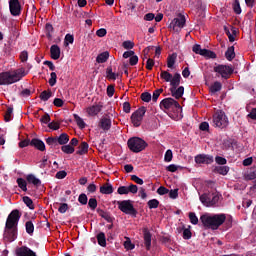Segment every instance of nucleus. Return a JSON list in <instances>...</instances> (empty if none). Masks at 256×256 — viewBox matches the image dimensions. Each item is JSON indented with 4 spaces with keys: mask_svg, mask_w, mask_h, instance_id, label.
Segmentation results:
<instances>
[{
    "mask_svg": "<svg viewBox=\"0 0 256 256\" xmlns=\"http://www.w3.org/2000/svg\"><path fill=\"white\" fill-rule=\"evenodd\" d=\"M28 73L25 68H19L13 72H2L0 73V85H13V83L21 81Z\"/></svg>",
    "mask_w": 256,
    "mask_h": 256,
    "instance_id": "1",
    "label": "nucleus"
},
{
    "mask_svg": "<svg viewBox=\"0 0 256 256\" xmlns=\"http://www.w3.org/2000/svg\"><path fill=\"white\" fill-rule=\"evenodd\" d=\"M225 219H227L225 214H204L200 217V221L204 227L213 230L219 229V227L225 223Z\"/></svg>",
    "mask_w": 256,
    "mask_h": 256,
    "instance_id": "2",
    "label": "nucleus"
},
{
    "mask_svg": "<svg viewBox=\"0 0 256 256\" xmlns=\"http://www.w3.org/2000/svg\"><path fill=\"white\" fill-rule=\"evenodd\" d=\"M19 219H21V212L19 210H13L7 217L5 231L11 233L12 237H16L17 235Z\"/></svg>",
    "mask_w": 256,
    "mask_h": 256,
    "instance_id": "3",
    "label": "nucleus"
},
{
    "mask_svg": "<svg viewBox=\"0 0 256 256\" xmlns=\"http://www.w3.org/2000/svg\"><path fill=\"white\" fill-rule=\"evenodd\" d=\"M128 149L132 151V153H141V151H144V149H147V143L145 140L139 138V137H132L127 142Z\"/></svg>",
    "mask_w": 256,
    "mask_h": 256,
    "instance_id": "4",
    "label": "nucleus"
},
{
    "mask_svg": "<svg viewBox=\"0 0 256 256\" xmlns=\"http://www.w3.org/2000/svg\"><path fill=\"white\" fill-rule=\"evenodd\" d=\"M220 197L218 192L204 193L200 196V201L205 207H215Z\"/></svg>",
    "mask_w": 256,
    "mask_h": 256,
    "instance_id": "5",
    "label": "nucleus"
},
{
    "mask_svg": "<svg viewBox=\"0 0 256 256\" xmlns=\"http://www.w3.org/2000/svg\"><path fill=\"white\" fill-rule=\"evenodd\" d=\"M213 125L219 129H225L229 125V118L222 110H217L213 115Z\"/></svg>",
    "mask_w": 256,
    "mask_h": 256,
    "instance_id": "6",
    "label": "nucleus"
},
{
    "mask_svg": "<svg viewBox=\"0 0 256 256\" xmlns=\"http://www.w3.org/2000/svg\"><path fill=\"white\" fill-rule=\"evenodd\" d=\"M160 107L168 109L170 111H176V113H181V105L173 98H166L162 100L160 103Z\"/></svg>",
    "mask_w": 256,
    "mask_h": 256,
    "instance_id": "7",
    "label": "nucleus"
},
{
    "mask_svg": "<svg viewBox=\"0 0 256 256\" xmlns=\"http://www.w3.org/2000/svg\"><path fill=\"white\" fill-rule=\"evenodd\" d=\"M214 72L218 77H222V79H229L233 73V67L228 65H217L214 67Z\"/></svg>",
    "mask_w": 256,
    "mask_h": 256,
    "instance_id": "8",
    "label": "nucleus"
},
{
    "mask_svg": "<svg viewBox=\"0 0 256 256\" xmlns=\"http://www.w3.org/2000/svg\"><path fill=\"white\" fill-rule=\"evenodd\" d=\"M185 16L179 14L177 18H174L170 25H169V29H173L176 33H179V31H181V29H183V27H185Z\"/></svg>",
    "mask_w": 256,
    "mask_h": 256,
    "instance_id": "9",
    "label": "nucleus"
},
{
    "mask_svg": "<svg viewBox=\"0 0 256 256\" xmlns=\"http://www.w3.org/2000/svg\"><path fill=\"white\" fill-rule=\"evenodd\" d=\"M118 209L125 213L126 215H135L136 211L131 203V200H124L118 202Z\"/></svg>",
    "mask_w": 256,
    "mask_h": 256,
    "instance_id": "10",
    "label": "nucleus"
},
{
    "mask_svg": "<svg viewBox=\"0 0 256 256\" xmlns=\"http://www.w3.org/2000/svg\"><path fill=\"white\" fill-rule=\"evenodd\" d=\"M192 51L196 53V55H202V57H206L207 59H215V57H217L215 52L203 49L199 44H195L192 48Z\"/></svg>",
    "mask_w": 256,
    "mask_h": 256,
    "instance_id": "11",
    "label": "nucleus"
},
{
    "mask_svg": "<svg viewBox=\"0 0 256 256\" xmlns=\"http://www.w3.org/2000/svg\"><path fill=\"white\" fill-rule=\"evenodd\" d=\"M145 116V108H140L136 110L132 115H131V121L134 125V127H140L141 122L143 121V117Z\"/></svg>",
    "mask_w": 256,
    "mask_h": 256,
    "instance_id": "12",
    "label": "nucleus"
},
{
    "mask_svg": "<svg viewBox=\"0 0 256 256\" xmlns=\"http://www.w3.org/2000/svg\"><path fill=\"white\" fill-rule=\"evenodd\" d=\"M9 9L13 17H19L21 15V3L19 0H9Z\"/></svg>",
    "mask_w": 256,
    "mask_h": 256,
    "instance_id": "13",
    "label": "nucleus"
},
{
    "mask_svg": "<svg viewBox=\"0 0 256 256\" xmlns=\"http://www.w3.org/2000/svg\"><path fill=\"white\" fill-rule=\"evenodd\" d=\"M15 256H37V252L27 246H20L15 249Z\"/></svg>",
    "mask_w": 256,
    "mask_h": 256,
    "instance_id": "14",
    "label": "nucleus"
},
{
    "mask_svg": "<svg viewBox=\"0 0 256 256\" xmlns=\"http://www.w3.org/2000/svg\"><path fill=\"white\" fill-rule=\"evenodd\" d=\"M117 191L119 195H129V193L135 195L139 191V188L137 185L131 184L129 186H120Z\"/></svg>",
    "mask_w": 256,
    "mask_h": 256,
    "instance_id": "15",
    "label": "nucleus"
},
{
    "mask_svg": "<svg viewBox=\"0 0 256 256\" xmlns=\"http://www.w3.org/2000/svg\"><path fill=\"white\" fill-rule=\"evenodd\" d=\"M195 163L198 165H211V163H213V156L207 154H199L195 157Z\"/></svg>",
    "mask_w": 256,
    "mask_h": 256,
    "instance_id": "16",
    "label": "nucleus"
},
{
    "mask_svg": "<svg viewBox=\"0 0 256 256\" xmlns=\"http://www.w3.org/2000/svg\"><path fill=\"white\" fill-rule=\"evenodd\" d=\"M103 106L101 104H94L86 108V113L88 117H96V115L101 113Z\"/></svg>",
    "mask_w": 256,
    "mask_h": 256,
    "instance_id": "17",
    "label": "nucleus"
},
{
    "mask_svg": "<svg viewBox=\"0 0 256 256\" xmlns=\"http://www.w3.org/2000/svg\"><path fill=\"white\" fill-rule=\"evenodd\" d=\"M99 127L103 129V131H109L111 129V118L109 116H104L100 119Z\"/></svg>",
    "mask_w": 256,
    "mask_h": 256,
    "instance_id": "18",
    "label": "nucleus"
},
{
    "mask_svg": "<svg viewBox=\"0 0 256 256\" xmlns=\"http://www.w3.org/2000/svg\"><path fill=\"white\" fill-rule=\"evenodd\" d=\"M50 55L51 59H54V61H57L61 57V48L54 44L50 47Z\"/></svg>",
    "mask_w": 256,
    "mask_h": 256,
    "instance_id": "19",
    "label": "nucleus"
},
{
    "mask_svg": "<svg viewBox=\"0 0 256 256\" xmlns=\"http://www.w3.org/2000/svg\"><path fill=\"white\" fill-rule=\"evenodd\" d=\"M170 92L172 97H175V99H181L183 97V93H185V88L183 86L170 88Z\"/></svg>",
    "mask_w": 256,
    "mask_h": 256,
    "instance_id": "20",
    "label": "nucleus"
},
{
    "mask_svg": "<svg viewBox=\"0 0 256 256\" xmlns=\"http://www.w3.org/2000/svg\"><path fill=\"white\" fill-rule=\"evenodd\" d=\"M143 233H144V244L147 251H149V249H151V232H149V229L144 228Z\"/></svg>",
    "mask_w": 256,
    "mask_h": 256,
    "instance_id": "21",
    "label": "nucleus"
},
{
    "mask_svg": "<svg viewBox=\"0 0 256 256\" xmlns=\"http://www.w3.org/2000/svg\"><path fill=\"white\" fill-rule=\"evenodd\" d=\"M31 145L32 147L38 149V151H45V142H43L42 140L34 138L31 140Z\"/></svg>",
    "mask_w": 256,
    "mask_h": 256,
    "instance_id": "22",
    "label": "nucleus"
},
{
    "mask_svg": "<svg viewBox=\"0 0 256 256\" xmlns=\"http://www.w3.org/2000/svg\"><path fill=\"white\" fill-rule=\"evenodd\" d=\"M180 83H181V74L179 73L174 74L170 81L171 88L179 87Z\"/></svg>",
    "mask_w": 256,
    "mask_h": 256,
    "instance_id": "23",
    "label": "nucleus"
},
{
    "mask_svg": "<svg viewBox=\"0 0 256 256\" xmlns=\"http://www.w3.org/2000/svg\"><path fill=\"white\" fill-rule=\"evenodd\" d=\"M58 145H67L69 143V135L67 133H62L60 136L56 137Z\"/></svg>",
    "mask_w": 256,
    "mask_h": 256,
    "instance_id": "24",
    "label": "nucleus"
},
{
    "mask_svg": "<svg viewBox=\"0 0 256 256\" xmlns=\"http://www.w3.org/2000/svg\"><path fill=\"white\" fill-rule=\"evenodd\" d=\"M100 193L102 195H111L113 193V186L111 184H104L100 187Z\"/></svg>",
    "mask_w": 256,
    "mask_h": 256,
    "instance_id": "25",
    "label": "nucleus"
},
{
    "mask_svg": "<svg viewBox=\"0 0 256 256\" xmlns=\"http://www.w3.org/2000/svg\"><path fill=\"white\" fill-rule=\"evenodd\" d=\"M177 61V54L173 53L171 55L168 56L167 58V67L169 69H173V67L175 66V62Z\"/></svg>",
    "mask_w": 256,
    "mask_h": 256,
    "instance_id": "26",
    "label": "nucleus"
},
{
    "mask_svg": "<svg viewBox=\"0 0 256 256\" xmlns=\"http://www.w3.org/2000/svg\"><path fill=\"white\" fill-rule=\"evenodd\" d=\"M222 88H223V84H221V82L219 81H216L210 86V93L212 94L219 93V91H221Z\"/></svg>",
    "mask_w": 256,
    "mask_h": 256,
    "instance_id": "27",
    "label": "nucleus"
},
{
    "mask_svg": "<svg viewBox=\"0 0 256 256\" xmlns=\"http://www.w3.org/2000/svg\"><path fill=\"white\" fill-rule=\"evenodd\" d=\"M109 59V52L105 51L100 53L97 58L96 61L97 63H107V60Z\"/></svg>",
    "mask_w": 256,
    "mask_h": 256,
    "instance_id": "28",
    "label": "nucleus"
},
{
    "mask_svg": "<svg viewBox=\"0 0 256 256\" xmlns=\"http://www.w3.org/2000/svg\"><path fill=\"white\" fill-rule=\"evenodd\" d=\"M225 57L228 61H233V59H235V47L234 46H230L226 53H225Z\"/></svg>",
    "mask_w": 256,
    "mask_h": 256,
    "instance_id": "29",
    "label": "nucleus"
},
{
    "mask_svg": "<svg viewBox=\"0 0 256 256\" xmlns=\"http://www.w3.org/2000/svg\"><path fill=\"white\" fill-rule=\"evenodd\" d=\"M28 183H32V185H36V187H38V185H41V180L37 177H35V175L33 174H29L26 177Z\"/></svg>",
    "mask_w": 256,
    "mask_h": 256,
    "instance_id": "30",
    "label": "nucleus"
},
{
    "mask_svg": "<svg viewBox=\"0 0 256 256\" xmlns=\"http://www.w3.org/2000/svg\"><path fill=\"white\" fill-rule=\"evenodd\" d=\"M97 241H98V244L100 245V247H106V245H107V238H105V233L100 232L97 235Z\"/></svg>",
    "mask_w": 256,
    "mask_h": 256,
    "instance_id": "31",
    "label": "nucleus"
},
{
    "mask_svg": "<svg viewBox=\"0 0 256 256\" xmlns=\"http://www.w3.org/2000/svg\"><path fill=\"white\" fill-rule=\"evenodd\" d=\"M89 151V144L87 142H82L79 146V150L77 151L78 155H85Z\"/></svg>",
    "mask_w": 256,
    "mask_h": 256,
    "instance_id": "32",
    "label": "nucleus"
},
{
    "mask_svg": "<svg viewBox=\"0 0 256 256\" xmlns=\"http://www.w3.org/2000/svg\"><path fill=\"white\" fill-rule=\"evenodd\" d=\"M74 120L76 121V123L80 129H85L87 124H85V120H83V118H81V116L74 114Z\"/></svg>",
    "mask_w": 256,
    "mask_h": 256,
    "instance_id": "33",
    "label": "nucleus"
},
{
    "mask_svg": "<svg viewBox=\"0 0 256 256\" xmlns=\"http://www.w3.org/2000/svg\"><path fill=\"white\" fill-rule=\"evenodd\" d=\"M244 179H246V181H253L256 179V170L247 171L244 175Z\"/></svg>",
    "mask_w": 256,
    "mask_h": 256,
    "instance_id": "34",
    "label": "nucleus"
},
{
    "mask_svg": "<svg viewBox=\"0 0 256 256\" xmlns=\"http://www.w3.org/2000/svg\"><path fill=\"white\" fill-rule=\"evenodd\" d=\"M61 151H63V153H66V155H72V153H75V148L71 145H63L61 147Z\"/></svg>",
    "mask_w": 256,
    "mask_h": 256,
    "instance_id": "35",
    "label": "nucleus"
},
{
    "mask_svg": "<svg viewBox=\"0 0 256 256\" xmlns=\"http://www.w3.org/2000/svg\"><path fill=\"white\" fill-rule=\"evenodd\" d=\"M25 227H26V233H28V235H33L35 231V225L33 224V222L27 221L25 224Z\"/></svg>",
    "mask_w": 256,
    "mask_h": 256,
    "instance_id": "36",
    "label": "nucleus"
},
{
    "mask_svg": "<svg viewBox=\"0 0 256 256\" xmlns=\"http://www.w3.org/2000/svg\"><path fill=\"white\" fill-rule=\"evenodd\" d=\"M53 93L51 92V90L48 91H43L40 94V99L41 101H49V99H51Z\"/></svg>",
    "mask_w": 256,
    "mask_h": 256,
    "instance_id": "37",
    "label": "nucleus"
},
{
    "mask_svg": "<svg viewBox=\"0 0 256 256\" xmlns=\"http://www.w3.org/2000/svg\"><path fill=\"white\" fill-rule=\"evenodd\" d=\"M160 77L165 80L166 83H171V79H173V75L167 71H162Z\"/></svg>",
    "mask_w": 256,
    "mask_h": 256,
    "instance_id": "38",
    "label": "nucleus"
},
{
    "mask_svg": "<svg viewBox=\"0 0 256 256\" xmlns=\"http://www.w3.org/2000/svg\"><path fill=\"white\" fill-rule=\"evenodd\" d=\"M106 75H107V78L110 79L111 81H115V79L119 77V74H116L115 72H113V69L111 68H107Z\"/></svg>",
    "mask_w": 256,
    "mask_h": 256,
    "instance_id": "39",
    "label": "nucleus"
},
{
    "mask_svg": "<svg viewBox=\"0 0 256 256\" xmlns=\"http://www.w3.org/2000/svg\"><path fill=\"white\" fill-rule=\"evenodd\" d=\"M216 172H218L219 175H227V173H229V166H218L216 167Z\"/></svg>",
    "mask_w": 256,
    "mask_h": 256,
    "instance_id": "40",
    "label": "nucleus"
},
{
    "mask_svg": "<svg viewBox=\"0 0 256 256\" xmlns=\"http://www.w3.org/2000/svg\"><path fill=\"white\" fill-rule=\"evenodd\" d=\"M46 143L49 145V147H57V145H59L57 142V137H48L46 139Z\"/></svg>",
    "mask_w": 256,
    "mask_h": 256,
    "instance_id": "41",
    "label": "nucleus"
},
{
    "mask_svg": "<svg viewBox=\"0 0 256 256\" xmlns=\"http://www.w3.org/2000/svg\"><path fill=\"white\" fill-rule=\"evenodd\" d=\"M23 202L27 207H29L31 210L35 209V205L33 204V200L29 198L28 196L23 197Z\"/></svg>",
    "mask_w": 256,
    "mask_h": 256,
    "instance_id": "42",
    "label": "nucleus"
},
{
    "mask_svg": "<svg viewBox=\"0 0 256 256\" xmlns=\"http://www.w3.org/2000/svg\"><path fill=\"white\" fill-rule=\"evenodd\" d=\"M164 161L166 163H171L173 161V151L171 149H168L164 155Z\"/></svg>",
    "mask_w": 256,
    "mask_h": 256,
    "instance_id": "43",
    "label": "nucleus"
},
{
    "mask_svg": "<svg viewBox=\"0 0 256 256\" xmlns=\"http://www.w3.org/2000/svg\"><path fill=\"white\" fill-rule=\"evenodd\" d=\"M18 187L22 189V191H27V181L23 178H18L17 179Z\"/></svg>",
    "mask_w": 256,
    "mask_h": 256,
    "instance_id": "44",
    "label": "nucleus"
},
{
    "mask_svg": "<svg viewBox=\"0 0 256 256\" xmlns=\"http://www.w3.org/2000/svg\"><path fill=\"white\" fill-rule=\"evenodd\" d=\"M56 84H57V73L52 72L50 74L49 85L50 87H55Z\"/></svg>",
    "mask_w": 256,
    "mask_h": 256,
    "instance_id": "45",
    "label": "nucleus"
},
{
    "mask_svg": "<svg viewBox=\"0 0 256 256\" xmlns=\"http://www.w3.org/2000/svg\"><path fill=\"white\" fill-rule=\"evenodd\" d=\"M189 219L192 225H197V223H199V218H197V215L194 212L189 213Z\"/></svg>",
    "mask_w": 256,
    "mask_h": 256,
    "instance_id": "46",
    "label": "nucleus"
},
{
    "mask_svg": "<svg viewBox=\"0 0 256 256\" xmlns=\"http://www.w3.org/2000/svg\"><path fill=\"white\" fill-rule=\"evenodd\" d=\"M149 209H157L159 207V201L157 199H152L148 201Z\"/></svg>",
    "mask_w": 256,
    "mask_h": 256,
    "instance_id": "47",
    "label": "nucleus"
},
{
    "mask_svg": "<svg viewBox=\"0 0 256 256\" xmlns=\"http://www.w3.org/2000/svg\"><path fill=\"white\" fill-rule=\"evenodd\" d=\"M88 207H90L92 211H95V209H97V199L90 198L88 201Z\"/></svg>",
    "mask_w": 256,
    "mask_h": 256,
    "instance_id": "48",
    "label": "nucleus"
},
{
    "mask_svg": "<svg viewBox=\"0 0 256 256\" xmlns=\"http://www.w3.org/2000/svg\"><path fill=\"white\" fill-rule=\"evenodd\" d=\"M233 9L236 15H241V4L239 3V0H235Z\"/></svg>",
    "mask_w": 256,
    "mask_h": 256,
    "instance_id": "49",
    "label": "nucleus"
},
{
    "mask_svg": "<svg viewBox=\"0 0 256 256\" xmlns=\"http://www.w3.org/2000/svg\"><path fill=\"white\" fill-rule=\"evenodd\" d=\"M141 99L142 101H144L145 103H149V101H151V94L149 92H144L141 95Z\"/></svg>",
    "mask_w": 256,
    "mask_h": 256,
    "instance_id": "50",
    "label": "nucleus"
},
{
    "mask_svg": "<svg viewBox=\"0 0 256 256\" xmlns=\"http://www.w3.org/2000/svg\"><path fill=\"white\" fill-rule=\"evenodd\" d=\"M78 201L79 203H81V205H87V195L86 194H80L78 197Z\"/></svg>",
    "mask_w": 256,
    "mask_h": 256,
    "instance_id": "51",
    "label": "nucleus"
},
{
    "mask_svg": "<svg viewBox=\"0 0 256 256\" xmlns=\"http://www.w3.org/2000/svg\"><path fill=\"white\" fill-rule=\"evenodd\" d=\"M215 161L218 165H227V159L221 156H216Z\"/></svg>",
    "mask_w": 256,
    "mask_h": 256,
    "instance_id": "52",
    "label": "nucleus"
},
{
    "mask_svg": "<svg viewBox=\"0 0 256 256\" xmlns=\"http://www.w3.org/2000/svg\"><path fill=\"white\" fill-rule=\"evenodd\" d=\"M181 166H177L175 164H170L169 166H167V171H169L170 173H175V171H177L178 169H180Z\"/></svg>",
    "mask_w": 256,
    "mask_h": 256,
    "instance_id": "53",
    "label": "nucleus"
},
{
    "mask_svg": "<svg viewBox=\"0 0 256 256\" xmlns=\"http://www.w3.org/2000/svg\"><path fill=\"white\" fill-rule=\"evenodd\" d=\"M122 47H124V49H133V47H135V44L128 40L123 42Z\"/></svg>",
    "mask_w": 256,
    "mask_h": 256,
    "instance_id": "54",
    "label": "nucleus"
},
{
    "mask_svg": "<svg viewBox=\"0 0 256 256\" xmlns=\"http://www.w3.org/2000/svg\"><path fill=\"white\" fill-rule=\"evenodd\" d=\"M161 93H163V89H158V90L154 91L153 96H152V101L156 102L157 99H159V95H161Z\"/></svg>",
    "mask_w": 256,
    "mask_h": 256,
    "instance_id": "55",
    "label": "nucleus"
},
{
    "mask_svg": "<svg viewBox=\"0 0 256 256\" xmlns=\"http://www.w3.org/2000/svg\"><path fill=\"white\" fill-rule=\"evenodd\" d=\"M169 197L170 199H177V197H179V190L178 189L171 190L169 192Z\"/></svg>",
    "mask_w": 256,
    "mask_h": 256,
    "instance_id": "56",
    "label": "nucleus"
},
{
    "mask_svg": "<svg viewBox=\"0 0 256 256\" xmlns=\"http://www.w3.org/2000/svg\"><path fill=\"white\" fill-rule=\"evenodd\" d=\"M73 41H75V38L71 34H66L65 36V43L66 45L73 44Z\"/></svg>",
    "mask_w": 256,
    "mask_h": 256,
    "instance_id": "57",
    "label": "nucleus"
},
{
    "mask_svg": "<svg viewBox=\"0 0 256 256\" xmlns=\"http://www.w3.org/2000/svg\"><path fill=\"white\" fill-rule=\"evenodd\" d=\"M97 37H105L107 35V29L105 28H100L96 31Z\"/></svg>",
    "mask_w": 256,
    "mask_h": 256,
    "instance_id": "58",
    "label": "nucleus"
},
{
    "mask_svg": "<svg viewBox=\"0 0 256 256\" xmlns=\"http://www.w3.org/2000/svg\"><path fill=\"white\" fill-rule=\"evenodd\" d=\"M157 193L158 195H167V193H169V189L163 187V186H160L158 189H157Z\"/></svg>",
    "mask_w": 256,
    "mask_h": 256,
    "instance_id": "59",
    "label": "nucleus"
},
{
    "mask_svg": "<svg viewBox=\"0 0 256 256\" xmlns=\"http://www.w3.org/2000/svg\"><path fill=\"white\" fill-rule=\"evenodd\" d=\"M20 59L22 63H26L27 59H29V53H27V51H22L20 54Z\"/></svg>",
    "mask_w": 256,
    "mask_h": 256,
    "instance_id": "60",
    "label": "nucleus"
},
{
    "mask_svg": "<svg viewBox=\"0 0 256 256\" xmlns=\"http://www.w3.org/2000/svg\"><path fill=\"white\" fill-rule=\"evenodd\" d=\"M131 179L134 183H137V185H143V179L139 178L137 175H132Z\"/></svg>",
    "mask_w": 256,
    "mask_h": 256,
    "instance_id": "61",
    "label": "nucleus"
},
{
    "mask_svg": "<svg viewBox=\"0 0 256 256\" xmlns=\"http://www.w3.org/2000/svg\"><path fill=\"white\" fill-rule=\"evenodd\" d=\"M55 107H63L64 103L61 98H55L53 101Z\"/></svg>",
    "mask_w": 256,
    "mask_h": 256,
    "instance_id": "62",
    "label": "nucleus"
},
{
    "mask_svg": "<svg viewBox=\"0 0 256 256\" xmlns=\"http://www.w3.org/2000/svg\"><path fill=\"white\" fill-rule=\"evenodd\" d=\"M49 129H53V131H57L59 129L60 125L58 122H51L48 124Z\"/></svg>",
    "mask_w": 256,
    "mask_h": 256,
    "instance_id": "63",
    "label": "nucleus"
},
{
    "mask_svg": "<svg viewBox=\"0 0 256 256\" xmlns=\"http://www.w3.org/2000/svg\"><path fill=\"white\" fill-rule=\"evenodd\" d=\"M183 238L184 239H191V230L189 228L184 229Z\"/></svg>",
    "mask_w": 256,
    "mask_h": 256,
    "instance_id": "64",
    "label": "nucleus"
}]
</instances>
